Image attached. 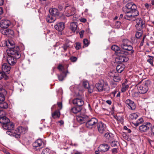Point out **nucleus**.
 <instances>
[{"label": "nucleus", "mask_w": 154, "mask_h": 154, "mask_svg": "<svg viewBox=\"0 0 154 154\" xmlns=\"http://www.w3.org/2000/svg\"><path fill=\"white\" fill-rule=\"evenodd\" d=\"M131 42L128 39H124L122 41L121 47L124 50H122L117 45H114L112 46L111 49L115 52L119 54H124L125 55H131L134 52L133 48L130 45Z\"/></svg>", "instance_id": "obj_1"}, {"label": "nucleus", "mask_w": 154, "mask_h": 154, "mask_svg": "<svg viewBox=\"0 0 154 154\" xmlns=\"http://www.w3.org/2000/svg\"><path fill=\"white\" fill-rule=\"evenodd\" d=\"M136 5L132 3H127L125 7L122 9L123 11L126 14L124 17L125 19L133 21L136 19V17L139 14Z\"/></svg>", "instance_id": "obj_2"}, {"label": "nucleus", "mask_w": 154, "mask_h": 154, "mask_svg": "<svg viewBox=\"0 0 154 154\" xmlns=\"http://www.w3.org/2000/svg\"><path fill=\"white\" fill-rule=\"evenodd\" d=\"M88 117L85 115L81 116L78 115L76 116L77 121L80 124H82L87 121L85 124L86 128L89 129H91L94 128L98 123V120L95 118H92L87 120Z\"/></svg>", "instance_id": "obj_3"}, {"label": "nucleus", "mask_w": 154, "mask_h": 154, "mask_svg": "<svg viewBox=\"0 0 154 154\" xmlns=\"http://www.w3.org/2000/svg\"><path fill=\"white\" fill-rule=\"evenodd\" d=\"M26 128L21 126L18 127L16 130H14V132L7 131V134L11 136L14 137L16 138H19L20 137L21 134L25 133L27 131Z\"/></svg>", "instance_id": "obj_4"}, {"label": "nucleus", "mask_w": 154, "mask_h": 154, "mask_svg": "<svg viewBox=\"0 0 154 154\" xmlns=\"http://www.w3.org/2000/svg\"><path fill=\"white\" fill-rule=\"evenodd\" d=\"M151 82L147 80L143 82V84L137 86V88L139 93L144 94L147 92L148 90V86L150 84Z\"/></svg>", "instance_id": "obj_5"}, {"label": "nucleus", "mask_w": 154, "mask_h": 154, "mask_svg": "<svg viewBox=\"0 0 154 154\" xmlns=\"http://www.w3.org/2000/svg\"><path fill=\"white\" fill-rule=\"evenodd\" d=\"M8 54L7 60L8 64L12 66L15 64L17 62V59H18L20 57V53H18V55H17V54Z\"/></svg>", "instance_id": "obj_6"}, {"label": "nucleus", "mask_w": 154, "mask_h": 154, "mask_svg": "<svg viewBox=\"0 0 154 154\" xmlns=\"http://www.w3.org/2000/svg\"><path fill=\"white\" fill-rule=\"evenodd\" d=\"M57 69L60 71L61 72L60 75H57L58 79L60 81H63L66 77L67 74L69 73V72L67 69L65 70L64 67L61 64H59L58 66Z\"/></svg>", "instance_id": "obj_7"}, {"label": "nucleus", "mask_w": 154, "mask_h": 154, "mask_svg": "<svg viewBox=\"0 0 154 154\" xmlns=\"http://www.w3.org/2000/svg\"><path fill=\"white\" fill-rule=\"evenodd\" d=\"M6 45L9 48L7 54H15V53H16V54H17V55H18V53L19 52L16 50L17 48H15V45L13 42L9 41L8 43L6 44Z\"/></svg>", "instance_id": "obj_8"}, {"label": "nucleus", "mask_w": 154, "mask_h": 154, "mask_svg": "<svg viewBox=\"0 0 154 154\" xmlns=\"http://www.w3.org/2000/svg\"><path fill=\"white\" fill-rule=\"evenodd\" d=\"M65 15L67 17L73 16L75 12V9L71 6H66L65 10Z\"/></svg>", "instance_id": "obj_9"}, {"label": "nucleus", "mask_w": 154, "mask_h": 154, "mask_svg": "<svg viewBox=\"0 0 154 154\" xmlns=\"http://www.w3.org/2000/svg\"><path fill=\"white\" fill-rule=\"evenodd\" d=\"M97 128L98 132L101 134L105 133L106 129V125L102 122H98L97 125Z\"/></svg>", "instance_id": "obj_10"}, {"label": "nucleus", "mask_w": 154, "mask_h": 154, "mask_svg": "<svg viewBox=\"0 0 154 154\" xmlns=\"http://www.w3.org/2000/svg\"><path fill=\"white\" fill-rule=\"evenodd\" d=\"M135 20H136L137 23L135 25V27L137 30H142V29L145 27V24L143 22L142 19L140 18H138Z\"/></svg>", "instance_id": "obj_11"}, {"label": "nucleus", "mask_w": 154, "mask_h": 154, "mask_svg": "<svg viewBox=\"0 0 154 154\" xmlns=\"http://www.w3.org/2000/svg\"><path fill=\"white\" fill-rule=\"evenodd\" d=\"M5 96L2 92L0 93V108L7 109L8 107V103L4 101Z\"/></svg>", "instance_id": "obj_12"}, {"label": "nucleus", "mask_w": 154, "mask_h": 154, "mask_svg": "<svg viewBox=\"0 0 154 154\" xmlns=\"http://www.w3.org/2000/svg\"><path fill=\"white\" fill-rule=\"evenodd\" d=\"M2 127L4 129L7 130L8 131H13V132L14 131L13 130L14 125L12 122L9 121L6 124L2 125Z\"/></svg>", "instance_id": "obj_13"}, {"label": "nucleus", "mask_w": 154, "mask_h": 154, "mask_svg": "<svg viewBox=\"0 0 154 154\" xmlns=\"http://www.w3.org/2000/svg\"><path fill=\"white\" fill-rule=\"evenodd\" d=\"M0 32L2 34L8 37H11L14 35L13 31L11 29H0Z\"/></svg>", "instance_id": "obj_14"}, {"label": "nucleus", "mask_w": 154, "mask_h": 154, "mask_svg": "<svg viewBox=\"0 0 154 154\" xmlns=\"http://www.w3.org/2000/svg\"><path fill=\"white\" fill-rule=\"evenodd\" d=\"M151 127V124L149 122H147L140 126L139 129L141 132H146Z\"/></svg>", "instance_id": "obj_15"}, {"label": "nucleus", "mask_w": 154, "mask_h": 154, "mask_svg": "<svg viewBox=\"0 0 154 154\" xmlns=\"http://www.w3.org/2000/svg\"><path fill=\"white\" fill-rule=\"evenodd\" d=\"M110 146L107 144L104 143L101 144L98 147V150L101 152L107 151L110 149Z\"/></svg>", "instance_id": "obj_16"}, {"label": "nucleus", "mask_w": 154, "mask_h": 154, "mask_svg": "<svg viewBox=\"0 0 154 154\" xmlns=\"http://www.w3.org/2000/svg\"><path fill=\"white\" fill-rule=\"evenodd\" d=\"M125 103L127 105V107L129 109L132 110L135 109L136 105L134 102L130 99H127L125 101Z\"/></svg>", "instance_id": "obj_17"}, {"label": "nucleus", "mask_w": 154, "mask_h": 154, "mask_svg": "<svg viewBox=\"0 0 154 154\" xmlns=\"http://www.w3.org/2000/svg\"><path fill=\"white\" fill-rule=\"evenodd\" d=\"M2 72L6 75L10 72L11 67L7 63H4L2 66Z\"/></svg>", "instance_id": "obj_18"}, {"label": "nucleus", "mask_w": 154, "mask_h": 154, "mask_svg": "<svg viewBox=\"0 0 154 154\" xmlns=\"http://www.w3.org/2000/svg\"><path fill=\"white\" fill-rule=\"evenodd\" d=\"M73 103L77 106L81 107L84 104V101L82 98H76L73 100Z\"/></svg>", "instance_id": "obj_19"}, {"label": "nucleus", "mask_w": 154, "mask_h": 154, "mask_svg": "<svg viewBox=\"0 0 154 154\" xmlns=\"http://www.w3.org/2000/svg\"><path fill=\"white\" fill-rule=\"evenodd\" d=\"M65 27V24L63 22H60L54 26V28L58 31H62Z\"/></svg>", "instance_id": "obj_20"}, {"label": "nucleus", "mask_w": 154, "mask_h": 154, "mask_svg": "<svg viewBox=\"0 0 154 154\" xmlns=\"http://www.w3.org/2000/svg\"><path fill=\"white\" fill-rule=\"evenodd\" d=\"M11 24V22L8 20H2L0 24V26L1 27L5 29L8 27Z\"/></svg>", "instance_id": "obj_21"}, {"label": "nucleus", "mask_w": 154, "mask_h": 154, "mask_svg": "<svg viewBox=\"0 0 154 154\" xmlns=\"http://www.w3.org/2000/svg\"><path fill=\"white\" fill-rule=\"evenodd\" d=\"M118 55L119 56V62L121 63L124 62H126L128 60V57L125 56L124 54H119Z\"/></svg>", "instance_id": "obj_22"}, {"label": "nucleus", "mask_w": 154, "mask_h": 154, "mask_svg": "<svg viewBox=\"0 0 154 154\" xmlns=\"http://www.w3.org/2000/svg\"><path fill=\"white\" fill-rule=\"evenodd\" d=\"M49 12L51 15L55 17L58 16L59 14L58 10L55 8L50 9Z\"/></svg>", "instance_id": "obj_23"}, {"label": "nucleus", "mask_w": 154, "mask_h": 154, "mask_svg": "<svg viewBox=\"0 0 154 154\" xmlns=\"http://www.w3.org/2000/svg\"><path fill=\"white\" fill-rule=\"evenodd\" d=\"M72 42L70 41H69L64 44L62 46V48L64 50L63 51H65L68 48H71L72 47Z\"/></svg>", "instance_id": "obj_24"}, {"label": "nucleus", "mask_w": 154, "mask_h": 154, "mask_svg": "<svg viewBox=\"0 0 154 154\" xmlns=\"http://www.w3.org/2000/svg\"><path fill=\"white\" fill-rule=\"evenodd\" d=\"M82 109L81 107L78 106L74 107L71 108L70 110V112L74 114H76L80 112Z\"/></svg>", "instance_id": "obj_25"}, {"label": "nucleus", "mask_w": 154, "mask_h": 154, "mask_svg": "<svg viewBox=\"0 0 154 154\" xmlns=\"http://www.w3.org/2000/svg\"><path fill=\"white\" fill-rule=\"evenodd\" d=\"M56 17L54 16L51 15H48L46 18L47 22L48 23H51L54 22L56 20Z\"/></svg>", "instance_id": "obj_26"}, {"label": "nucleus", "mask_w": 154, "mask_h": 154, "mask_svg": "<svg viewBox=\"0 0 154 154\" xmlns=\"http://www.w3.org/2000/svg\"><path fill=\"white\" fill-rule=\"evenodd\" d=\"M9 121V119L5 116L0 117V123L2 124V125L6 124Z\"/></svg>", "instance_id": "obj_27"}, {"label": "nucleus", "mask_w": 154, "mask_h": 154, "mask_svg": "<svg viewBox=\"0 0 154 154\" xmlns=\"http://www.w3.org/2000/svg\"><path fill=\"white\" fill-rule=\"evenodd\" d=\"M42 141L41 139H38L36 140L33 144V147H36L40 146L42 144Z\"/></svg>", "instance_id": "obj_28"}, {"label": "nucleus", "mask_w": 154, "mask_h": 154, "mask_svg": "<svg viewBox=\"0 0 154 154\" xmlns=\"http://www.w3.org/2000/svg\"><path fill=\"white\" fill-rule=\"evenodd\" d=\"M70 25V29L73 32H75L77 27V23L75 22H72Z\"/></svg>", "instance_id": "obj_29"}, {"label": "nucleus", "mask_w": 154, "mask_h": 154, "mask_svg": "<svg viewBox=\"0 0 154 154\" xmlns=\"http://www.w3.org/2000/svg\"><path fill=\"white\" fill-rule=\"evenodd\" d=\"M103 91H104L106 92H108L109 90V87L107 82L103 81Z\"/></svg>", "instance_id": "obj_30"}, {"label": "nucleus", "mask_w": 154, "mask_h": 154, "mask_svg": "<svg viewBox=\"0 0 154 154\" xmlns=\"http://www.w3.org/2000/svg\"><path fill=\"white\" fill-rule=\"evenodd\" d=\"M103 80L100 81L96 85V87L99 91H103Z\"/></svg>", "instance_id": "obj_31"}, {"label": "nucleus", "mask_w": 154, "mask_h": 154, "mask_svg": "<svg viewBox=\"0 0 154 154\" xmlns=\"http://www.w3.org/2000/svg\"><path fill=\"white\" fill-rule=\"evenodd\" d=\"M51 115L53 118L55 119L59 118L60 116V112L59 110H56L54 112L51 113Z\"/></svg>", "instance_id": "obj_32"}, {"label": "nucleus", "mask_w": 154, "mask_h": 154, "mask_svg": "<svg viewBox=\"0 0 154 154\" xmlns=\"http://www.w3.org/2000/svg\"><path fill=\"white\" fill-rule=\"evenodd\" d=\"M139 116L138 113H134L131 114L129 116L130 118L132 120L136 119Z\"/></svg>", "instance_id": "obj_33"}, {"label": "nucleus", "mask_w": 154, "mask_h": 154, "mask_svg": "<svg viewBox=\"0 0 154 154\" xmlns=\"http://www.w3.org/2000/svg\"><path fill=\"white\" fill-rule=\"evenodd\" d=\"M114 81L116 82H119L121 80V77L118 73H117L113 78Z\"/></svg>", "instance_id": "obj_34"}, {"label": "nucleus", "mask_w": 154, "mask_h": 154, "mask_svg": "<svg viewBox=\"0 0 154 154\" xmlns=\"http://www.w3.org/2000/svg\"><path fill=\"white\" fill-rule=\"evenodd\" d=\"M117 73L118 72L116 70H113L110 71L108 73V75L109 76L113 78Z\"/></svg>", "instance_id": "obj_35"}, {"label": "nucleus", "mask_w": 154, "mask_h": 154, "mask_svg": "<svg viewBox=\"0 0 154 154\" xmlns=\"http://www.w3.org/2000/svg\"><path fill=\"white\" fill-rule=\"evenodd\" d=\"M128 85L125 84V83H123L122 84L121 91L122 92H125L128 88Z\"/></svg>", "instance_id": "obj_36"}, {"label": "nucleus", "mask_w": 154, "mask_h": 154, "mask_svg": "<svg viewBox=\"0 0 154 154\" xmlns=\"http://www.w3.org/2000/svg\"><path fill=\"white\" fill-rule=\"evenodd\" d=\"M143 122V120L142 118H140L139 119L135 122L134 123V124L135 126L137 127L140 124Z\"/></svg>", "instance_id": "obj_37"}, {"label": "nucleus", "mask_w": 154, "mask_h": 154, "mask_svg": "<svg viewBox=\"0 0 154 154\" xmlns=\"http://www.w3.org/2000/svg\"><path fill=\"white\" fill-rule=\"evenodd\" d=\"M109 143H110L111 146L112 147L117 146L119 143L118 141L112 140L110 141H109Z\"/></svg>", "instance_id": "obj_38"}, {"label": "nucleus", "mask_w": 154, "mask_h": 154, "mask_svg": "<svg viewBox=\"0 0 154 154\" xmlns=\"http://www.w3.org/2000/svg\"><path fill=\"white\" fill-rule=\"evenodd\" d=\"M8 78V77L5 73L2 72H0V80L2 79L5 80H7Z\"/></svg>", "instance_id": "obj_39"}, {"label": "nucleus", "mask_w": 154, "mask_h": 154, "mask_svg": "<svg viewBox=\"0 0 154 154\" xmlns=\"http://www.w3.org/2000/svg\"><path fill=\"white\" fill-rule=\"evenodd\" d=\"M124 69V68H123L121 65H118L116 67V71L119 73H121Z\"/></svg>", "instance_id": "obj_40"}, {"label": "nucleus", "mask_w": 154, "mask_h": 154, "mask_svg": "<svg viewBox=\"0 0 154 154\" xmlns=\"http://www.w3.org/2000/svg\"><path fill=\"white\" fill-rule=\"evenodd\" d=\"M138 30V31H137L136 33L135 36L136 38H140L142 36V32L141 31V30Z\"/></svg>", "instance_id": "obj_41"}, {"label": "nucleus", "mask_w": 154, "mask_h": 154, "mask_svg": "<svg viewBox=\"0 0 154 154\" xmlns=\"http://www.w3.org/2000/svg\"><path fill=\"white\" fill-rule=\"evenodd\" d=\"M148 57L149 58L148 59L147 61L152 66H153V59L154 57L150 56H148Z\"/></svg>", "instance_id": "obj_42"}, {"label": "nucleus", "mask_w": 154, "mask_h": 154, "mask_svg": "<svg viewBox=\"0 0 154 154\" xmlns=\"http://www.w3.org/2000/svg\"><path fill=\"white\" fill-rule=\"evenodd\" d=\"M50 150L48 148L44 149L42 151V154H50Z\"/></svg>", "instance_id": "obj_43"}, {"label": "nucleus", "mask_w": 154, "mask_h": 154, "mask_svg": "<svg viewBox=\"0 0 154 154\" xmlns=\"http://www.w3.org/2000/svg\"><path fill=\"white\" fill-rule=\"evenodd\" d=\"M94 88V87L93 85L89 86L88 88V92L90 94L92 93L93 91Z\"/></svg>", "instance_id": "obj_44"}, {"label": "nucleus", "mask_w": 154, "mask_h": 154, "mask_svg": "<svg viewBox=\"0 0 154 154\" xmlns=\"http://www.w3.org/2000/svg\"><path fill=\"white\" fill-rule=\"evenodd\" d=\"M83 43L84 44V48L87 47L89 45V42L88 40L85 39L83 40Z\"/></svg>", "instance_id": "obj_45"}, {"label": "nucleus", "mask_w": 154, "mask_h": 154, "mask_svg": "<svg viewBox=\"0 0 154 154\" xmlns=\"http://www.w3.org/2000/svg\"><path fill=\"white\" fill-rule=\"evenodd\" d=\"M83 85L85 88H88L89 86L88 82L86 81H84L83 82Z\"/></svg>", "instance_id": "obj_46"}, {"label": "nucleus", "mask_w": 154, "mask_h": 154, "mask_svg": "<svg viewBox=\"0 0 154 154\" xmlns=\"http://www.w3.org/2000/svg\"><path fill=\"white\" fill-rule=\"evenodd\" d=\"M121 22L119 21H116L115 25V27L117 29L119 28L121 26Z\"/></svg>", "instance_id": "obj_47"}, {"label": "nucleus", "mask_w": 154, "mask_h": 154, "mask_svg": "<svg viewBox=\"0 0 154 154\" xmlns=\"http://www.w3.org/2000/svg\"><path fill=\"white\" fill-rule=\"evenodd\" d=\"M118 147L117 148H114L112 149L111 151L112 153L113 154H116L117 153L118 151Z\"/></svg>", "instance_id": "obj_48"}, {"label": "nucleus", "mask_w": 154, "mask_h": 154, "mask_svg": "<svg viewBox=\"0 0 154 154\" xmlns=\"http://www.w3.org/2000/svg\"><path fill=\"white\" fill-rule=\"evenodd\" d=\"M81 47V43L79 42H76V43L75 48L77 50H79L80 48Z\"/></svg>", "instance_id": "obj_49"}, {"label": "nucleus", "mask_w": 154, "mask_h": 154, "mask_svg": "<svg viewBox=\"0 0 154 154\" xmlns=\"http://www.w3.org/2000/svg\"><path fill=\"white\" fill-rule=\"evenodd\" d=\"M70 59L72 62H74L77 61V58L75 57L72 56L71 57Z\"/></svg>", "instance_id": "obj_50"}, {"label": "nucleus", "mask_w": 154, "mask_h": 154, "mask_svg": "<svg viewBox=\"0 0 154 154\" xmlns=\"http://www.w3.org/2000/svg\"><path fill=\"white\" fill-rule=\"evenodd\" d=\"M57 104L58 105V107H59V110H58L60 111V110H61L62 108V103L61 102H57Z\"/></svg>", "instance_id": "obj_51"}, {"label": "nucleus", "mask_w": 154, "mask_h": 154, "mask_svg": "<svg viewBox=\"0 0 154 154\" xmlns=\"http://www.w3.org/2000/svg\"><path fill=\"white\" fill-rule=\"evenodd\" d=\"M113 137V136L112 134L111 133H110V135H109V136H108V138H107V139H108L109 140V141H112V140H113V139H112Z\"/></svg>", "instance_id": "obj_52"}, {"label": "nucleus", "mask_w": 154, "mask_h": 154, "mask_svg": "<svg viewBox=\"0 0 154 154\" xmlns=\"http://www.w3.org/2000/svg\"><path fill=\"white\" fill-rule=\"evenodd\" d=\"M145 6L146 8L147 9L149 8H152V7L148 3H146L145 4Z\"/></svg>", "instance_id": "obj_53"}, {"label": "nucleus", "mask_w": 154, "mask_h": 154, "mask_svg": "<svg viewBox=\"0 0 154 154\" xmlns=\"http://www.w3.org/2000/svg\"><path fill=\"white\" fill-rule=\"evenodd\" d=\"M150 5L152 7V8H154V0L151 1Z\"/></svg>", "instance_id": "obj_54"}, {"label": "nucleus", "mask_w": 154, "mask_h": 154, "mask_svg": "<svg viewBox=\"0 0 154 154\" xmlns=\"http://www.w3.org/2000/svg\"><path fill=\"white\" fill-rule=\"evenodd\" d=\"M124 128L125 130H127L128 133H130L131 132V130L130 129L128 128L126 126H124Z\"/></svg>", "instance_id": "obj_55"}, {"label": "nucleus", "mask_w": 154, "mask_h": 154, "mask_svg": "<svg viewBox=\"0 0 154 154\" xmlns=\"http://www.w3.org/2000/svg\"><path fill=\"white\" fill-rule=\"evenodd\" d=\"M84 31H82L79 32V34L81 38H82L83 36Z\"/></svg>", "instance_id": "obj_56"}, {"label": "nucleus", "mask_w": 154, "mask_h": 154, "mask_svg": "<svg viewBox=\"0 0 154 154\" xmlns=\"http://www.w3.org/2000/svg\"><path fill=\"white\" fill-rule=\"evenodd\" d=\"M110 133H106L104 135L105 137L106 138V139L108 138V136L109 135H110Z\"/></svg>", "instance_id": "obj_57"}, {"label": "nucleus", "mask_w": 154, "mask_h": 154, "mask_svg": "<svg viewBox=\"0 0 154 154\" xmlns=\"http://www.w3.org/2000/svg\"><path fill=\"white\" fill-rule=\"evenodd\" d=\"M144 38H145V37H144V36L143 37V38L142 40L141 41V43L140 44V46H142L143 45V42H144Z\"/></svg>", "instance_id": "obj_58"}, {"label": "nucleus", "mask_w": 154, "mask_h": 154, "mask_svg": "<svg viewBox=\"0 0 154 154\" xmlns=\"http://www.w3.org/2000/svg\"><path fill=\"white\" fill-rule=\"evenodd\" d=\"M151 131L152 134L154 136V125L151 128Z\"/></svg>", "instance_id": "obj_59"}, {"label": "nucleus", "mask_w": 154, "mask_h": 154, "mask_svg": "<svg viewBox=\"0 0 154 154\" xmlns=\"http://www.w3.org/2000/svg\"><path fill=\"white\" fill-rule=\"evenodd\" d=\"M86 21V19L85 18H82L81 19V21L83 23H85Z\"/></svg>", "instance_id": "obj_60"}, {"label": "nucleus", "mask_w": 154, "mask_h": 154, "mask_svg": "<svg viewBox=\"0 0 154 154\" xmlns=\"http://www.w3.org/2000/svg\"><path fill=\"white\" fill-rule=\"evenodd\" d=\"M106 102L109 105H111L112 103V102L110 100H107L106 101Z\"/></svg>", "instance_id": "obj_61"}, {"label": "nucleus", "mask_w": 154, "mask_h": 154, "mask_svg": "<svg viewBox=\"0 0 154 154\" xmlns=\"http://www.w3.org/2000/svg\"><path fill=\"white\" fill-rule=\"evenodd\" d=\"M138 95V92H135L133 94V96L134 97H136Z\"/></svg>", "instance_id": "obj_62"}, {"label": "nucleus", "mask_w": 154, "mask_h": 154, "mask_svg": "<svg viewBox=\"0 0 154 154\" xmlns=\"http://www.w3.org/2000/svg\"><path fill=\"white\" fill-rule=\"evenodd\" d=\"M3 0H0V6H1L3 4Z\"/></svg>", "instance_id": "obj_63"}, {"label": "nucleus", "mask_w": 154, "mask_h": 154, "mask_svg": "<svg viewBox=\"0 0 154 154\" xmlns=\"http://www.w3.org/2000/svg\"><path fill=\"white\" fill-rule=\"evenodd\" d=\"M100 151L98 150L96 151L95 153L96 154H99L100 153Z\"/></svg>", "instance_id": "obj_64"}]
</instances>
